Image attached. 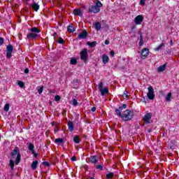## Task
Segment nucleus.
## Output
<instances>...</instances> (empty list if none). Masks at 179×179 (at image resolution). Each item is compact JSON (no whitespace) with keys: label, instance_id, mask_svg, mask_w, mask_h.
I'll list each match as a JSON object with an SVG mask.
<instances>
[{"label":"nucleus","instance_id":"9d476101","mask_svg":"<svg viewBox=\"0 0 179 179\" xmlns=\"http://www.w3.org/2000/svg\"><path fill=\"white\" fill-rule=\"evenodd\" d=\"M148 55H149V49H148V48L143 49L142 52H141L142 59H145L146 57H148Z\"/></svg>","mask_w":179,"mask_h":179},{"label":"nucleus","instance_id":"4be33fe9","mask_svg":"<svg viewBox=\"0 0 179 179\" xmlns=\"http://www.w3.org/2000/svg\"><path fill=\"white\" fill-rule=\"evenodd\" d=\"M37 166H38V161H34L31 165V167L33 170H36V169H37Z\"/></svg>","mask_w":179,"mask_h":179},{"label":"nucleus","instance_id":"6e6d98bb","mask_svg":"<svg viewBox=\"0 0 179 179\" xmlns=\"http://www.w3.org/2000/svg\"><path fill=\"white\" fill-rule=\"evenodd\" d=\"M148 132H149V133L152 132V130L149 129V130H148Z\"/></svg>","mask_w":179,"mask_h":179},{"label":"nucleus","instance_id":"a19ab883","mask_svg":"<svg viewBox=\"0 0 179 179\" xmlns=\"http://www.w3.org/2000/svg\"><path fill=\"white\" fill-rule=\"evenodd\" d=\"M145 2H146V0H141L140 5H141V6H145Z\"/></svg>","mask_w":179,"mask_h":179},{"label":"nucleus","instance_id":"2eb2a0df","mask_svg":"<svg viewBox=\"0 0 179 179\" xmlns=\"http://www.w3.org/2000/svg\"><path fill=\"white\" fill-rule=\"evenodd\" d=\"M68 127H69L70 132L73 131V129H75V127H74L73 122L72 121L68 122Z\"/></svg>","mask_w":179,"mask_h":179},{"label":"nucleus","instance_id":"c9c22d12","mask_svg":"<svg viewBox=\"0 0 179 179\" xmlns=\"http://www.w3.org/2000/svg\"><path fill=\"white\" fill-rule=\"evenodd\" d=\"M95 168L96 169V170H103V165H95Z\"/></svg>","mask_w":179,"mask_h":179},{"label":"nucleus","instance_id":"ddd939ff","mask_svg":"<svg viewBox=\"0 0 179 179\" xmlns=\"http://www.w3.org/2000/svg\"><path fill=\"white\" fill-rule=\"evenodd\" d=\"M37 37H38V34L34 32H31L27 35V38L31 40L37 38Z\"/></svg>","mask_w":179,"mask_h":179},{"label":"nucleus","instance_id":"c03bdc74","mask_svg":"<svg viewBox=\"0 0 179 179\" xmlns=\"http://www.w3.org/2000/svg\"><path fill=\"white\" fill-rule=\"evenodd\" d=\"M110 55H111V57H114V55H115V52H114V50H111Z\"/></svg>","mask_w":179,"mask_h":179},{"label":"nucleus","instance_id":"423d86ee","mask_svg":"<svg viewBox=\"0 0 179 179\" xmlns=\"http://www.w3.org/2000/svg\"><path fill=\"white\" fill-rule=\"evenodd\" d=\"M6 51L7 58H12V52H13V46L10 44L8 45Z\"/></svg>","mask_w":179,"mask_h":179},{"label":"nucleus","instance_id":"8fccbe9b","mask_svg":"<svg viewBox=\"0 0 179 179\" xmlns=\"http://www.w3.org/2000/svg\"><path fill=\"white\" fill-rule=\"evenodd\" d=\"M24 72V73H29V69H25Z\"/></svg>","mask_w":179,"mask_h":179},{"label":"nucleus","instance_id":"4d7b16f0","mask_svg":"<svg viewBox=\"0 0 179 179\" xmlns=\"http://www.w3.org/2000/svg\"><path fill=\"white\" fill-rule=\"evenodd\" d=\"M30 0H26L27 2H29Z\"/></svg>","mask_w":179,"mask_h":179},{"label":"nucleus","instance_id":"5fc2aeb1","mask_svg":"<svg viewBox=\"0 0 179 179\" xmlns=\"http://www.w3.org/2000/svg\"><path fill=\"white\" fill-rule=\"evenodd\" d=\"M102 23H106V20H102Z\"/></svg>","mask_w":179,"mask_h":179},{"label":"nucleus","instance_id":"f8f14e48","mask_svg":"<svg viewBox=\"0 0 179 179\" xmlns=\"http://www.w3.org/2000/svg\"><path fill=\"white\" fill-rule=\"evenodd\" d=\"M90 162L93 164H96L99 162V157L97 155H92L90 157Z\"/></svg>","mask_w":179,"mask_h":179},{"label":"nucleus","instance_id":"cd10ccee","mask_svg":"<svg viewBox=\"0 0 179 179\" xmlns=\"http://www.w3.org/2000/svg\"><path fill=\"white\" fill-rule=\"evenodd\" d=\"M73 141L75 143H80V138L78 136L73 137Z\"/></svg>","mask_w":179,"mask_h":179},{"label":"nucleus","instance_id":"9b49d317","mask_svg":"<svg viewBox=\"0 0 179 179\" xmlns=\"http://www.w3.org/2000/svg\"><path fill=\"white\" fill-rule=\"evenodd\" d=\"M30 6L34 10H35V12H38V9H40V5L34 1L33 3L30 4Z\"/></svg>","mask_w":179,"mask_h":179},{"label":"nucleus","instance_id":"37998d69","mask_svg":"<svg viewBox=\"0 0 179 179\" xmlns=\"http://www.w3.org/2000/svg\"><path fill=\"white\" fill-rule=\"evenodd\" d=\"M32 155H34V157H38V154L36 153V151H34V152H31Z\"/></svg>","mask_w":179,"mask_h":179},{"label":"nucleus","instance_id":"aec40b11","mask_svg":"<svg viewBox=\"0 0 179 179\" xmlns=\"http://www.w3.org/2000/svg\"><path fill=\"white\" fill-rule=\"evenodd\" d=\"M67 31L69 33H73L75 31V28L73 27V24H71L68 27H67Z\"/></svg>","mask_w":179,"mask_h":179},{"label":"nucleus","instance_id":"f257e3e1","mask_svg":"<svg viewBox=\"0 0 179 179\" xmlns=\"http://www.w3.org/2000/svg\"><path fill=\"white\" fill-rule=\"evenodd\" d=\"M127 104L124 103L121 106H120L118 108H115V112L116 115L119 117V118H121L122 121L127 122V121H131L132 118H134V111L127 109L124 110L122 113L123 110H125L127 108Z\"/></svg>","mask_w":179,"mask_h":179},{"label":"nucleus","instance_id":"a878e982","mask_svg":"<svg viewBox=\"0 0 179 179\" xmlns=\"http://www.w3.org/2000/svg\"><path fill=\"white\" fill-rule=\"evenodd\" d=\"M94 27H95V30L99 31V30L101 29V24H100V22H96L94 24Z\"/></svg>","mask_w":179,"mask_h":179},{"label":"nucleus","instance_id":"b1692460","mask_svg":"<svg viewBox=\"0 0 179 179\" xmlns=\"http://www.w3.org/2000/svg\"><path fill=\"white\" fill-rule=\"evenodd\" d=\"M99 92H101V96H104L105 94H108V88H103Z\"/></svg>","mask_w":179,"mask_h":179},{"label":"nucleus","instance_id":"dca6fc26","mask_svg":"<svg viewBox=\"0 0 179 179\" xmlns=\"http://www.w3.org/2000/svg\"><path fill=\"white\" fill-rule=\"evenodd\" d=\"M87 45H89V47H90L91 48H94V47H96V45H97V42L96 41H87Z\"/></svg>","mask_w":179,"mask_h":179},{"label":"nucleus","instance_id":"5701e85b","mask_svg":"<svg viewBox=\"0 0 179 179\" xmlns=\"http://www.w3.org/2000/svg\"><path fill=\"white\" fill-rule=\"evenodd\" d=\"M30 31H31V33H35L36 34H37V33H40V31H41V30H40L37 27H32V28H31Z\"/></svg>","mask_w":179,"mask_h":179},{"label":"nucleus","instance_id":"a211bd4d","mask_svg":"<svg viewBox=\"0 0 179 179\" xmlns=\"http://www.w3.org/2000/svg\"><path fill=\"white\" fill-rule=\"evenodd\" d=\"M166 68H167V64H163L162 66H160L157 69L158 72H164V71H166Z\"/></svg>","mask_w":179,"mask_h":179},{"label":"nucleus","instance_id":"20e7f679","mask_svg":"<svg viewBox=\"0 0 179 179\" xmlns=\"http://www.w3.org/2000/svg\"><path fill=\"white\" fill-rule=\"evenodd\" d=\"M80 59L84 61V62H87V59L89 58V53H87V49H83L80 53Z\"/></svg>","mask_w":179,"mask_h":179},{"label":"nucleus","instance_id":"412c9836","mask_svg":"<svg viewBox=\"0 0 179 179\" xmlns=\"http://www.w3.org/2000/svg\"><path fill=\"white\" fill-rule=\"evenodd\" d=\"M109 58L108 56H107L106 55H103L102 56V61H103V64H107L109 61Z\"/></svg>","mask_w":179,"mask_h":179},{"label":"nucleus","instance_id":"0eeeda50","mask_svg":"<svg viewBox=\"0 0 179 179\" xmlns=\"http://www.w3.org/2000/svg\"><path fill=\"white\" fill-rule=\"evenodd\" d=\"M152 115H153L152 113H148L144 115L143 121L145 124H146V125H148V124H150V120H152Z\"/></svg>","mask_w":179,"mask_h":179},{"label":"nucleus","instance_id":"09e8293b","mask_svg":"<svg viewBox=\"0 0 179 179\" xmlns=\"http://www.w3.org/2000/svg\"><path fill=\"white\" fill-rule=\"evenodd\" d=\"M91 111H92V113H94V111H96V107H92Z\"/></svg>","mask_w":179,"mask_h":179},{"label":"nucleus","instance_id":"58836bf2","mask_svg":"<svg viewBox=\"0 0 179 179\" xmlns=\"http://www.w3.org/2000/svg\"><path fill=\"white\" fill-rule=\"evenodd\" d=\"M58 43L59 44H64L65 43V41H64V39L62 38H59Z\"/></svg>","mask_w":179,"mask_h":179},{"label":"nucleus","instance_id":"7ed1b4c3","mask_svg":"<svg viewBox=\"0 0 179 179\" xmlns=\"http://www.w3.org/2000/svg\"><path fill=\"white\" fill-rule=\"evenodd\" d=\"M95 5H90L88 7V13H100V8L103 6L101 1L96 0Z\"/></svg>","mask_w":179,"mask_h":179},{"label":"nucleus","instance_id":"39448f33","mask_svg":"<svg viewBox=\"0 0 179 179\" xmlns=\"http://www.w3.org/2000/svg\"><path fill=\"white\" fill-rule=\"evenodd\" d=\"M148 92L147 94V96L149 99V100H153L155 99V90L153 89V87L152 85H150L148 87Z\"/></svg>","mask_w":179,"mask_h":179},{"label":"nucleus","instance_id":"3c124183","mask_svg":"<svg viewBox=\"0 0 179 179\" xmlns=\"http://www.w3.org/2000/svg\"><path fill=\"white\" fill-rule=\"evenodd\" d=\"M57 35H58V34H57V32H55V33L53 34V37L55 38V36H57Z\"/></svg>","mask_w":179,"mask_h":179},{"label":"nucleus","instance_id":"6e6552de","mask_svg":"<svg viewBox=\"0 0 179 179\" xmlns=\"http://www.w3.org/2000/svg\"><path fill=\"white\" fill-rule=\"evenodd\" d=\"M87 31L84 29L80 34H78V38L79 40H85V38H87Z\"/></svg>","mask_w":179,"mask_h":179},{"label":"nucleus","instance_id":"e433bc0d","mask_svg":"<svg viewBox=\"0 0 179 179\" xmlns=\"http://www.w3.org/2000/svg\"><path fill=\"white\" fill-rule=\"evenodd\" d=\"M103 86H104V84H103V83L100 82L99 83V85L98 86L99 89V91L102 90L103 88Z\"/></svg>","mask_w":179,"mask_h":179},{"label":"nucleus","instance_id":"f3484780","mask_svg":"<svg viewBox=\"0 0 179 179\" xmlns=\"http://www.w3.org/2000/svg\"><path fill=\"white\" fill-rule=\"evenodd\" d=\"M28 149L31 152V153H34V145L31 143H28Z\"/></svg>","mask_w":179,"mask_h":179},{"label":"nucleus","instance_id":"1a4fd4ad","mask_svg":"<svg viewBox=\"0 0 179 179\" xmlns=\"http://www.w3.org/2000/svg\"><path fill=\"white\" fill-rule=\"evenodd\" d=\"M143 22V15H137L134 19V23L136 24H142V22Z\"/></svg>","mask_w":179,"mask_h":179},{"label":"nucleus","instance_id":"bb28decb","mask_svg":"<svg viewBox=\"0 0 179 179\" xmlns=\"http://www.w3.org/2000/svg\"><path fill=\"white\" fill-rule=\"evenodd\" d=\"M171 96H173V94H171V92H169L167 95H166V101H167V102H169V101H171Z\"/></svg>","mask_w":179,"mask_h":179},{"label":"nucleus","instance_id":"393cba45","mask_svg":"<svg viewBox=\"0 0 179 179\" xmlns=\"http://www.w3.org/2000/svg\"><path fill=\"white\" fill-rule=\"evenodd\" d=\"M138 45L140 47H142V45H143V36L142 35L141 31H140V41L138 43Z\"/></svg>","mask_w":179,"mask_h":179},{"label":"nucleus","instance_id":"13d9d810","mask_svg":"<svg viewBox=\"0 0 179 179\" xmlns=\"http://www.w3.org/2000/svg\"><path fill=\"white\" fill-rule=\"evenodd\" d=\"M0 141H1V134H0Z\"/></svg>","mask_w":179,"mask_h":179},{"label":"nucleus","instance_id":"4468645a","mask_svg":"<svg viewBox=\"0 0 179 179\" xmlns=\"http://www.w3.org/2000/svg\"><path fill=\"white\" fill-rule=\"evenodd\" d=\"M55 143H57V145H59L60 146H64V143H65V142L64 141V138H56L55 140Z\"/></svg>","mask_w":179,"mask_h":179},{"label":"nucleus","instance_id":"f704fd0d","mask_svg":"<svg viewBox=\"0 0 179 179\" xmlns=\"http://www.w3.org/2000/svg\"><path fill=\"white\" fill-rule=\"evenodd\" d=\"M43 90H44V87L43 86H41V87H39L38 89V93L39 94H41V93H43Z\"/></svg>","mask_w":179,"mask_h":179},{"label":"nucleus","instance_id":"4c0bfd02","mask_svg":"<svg viewBox=\"0 0 179 179\" xmlns=\"http://www.w3.org/2000/svg\"><path fill=\"white\" fill-rule=\"evenodd\" d=\"M43 166H45V167H50V163L48 162H42Z\"/></svg>","mask_w":179,"mask_h":179},{"label":"nucleus","instance_id":"de8ad7c7","mask_svg":"<svg viewBox=\"0 0 179 179\" xmlns=\"http://www.w3.org/2000/svg\"><path fill=\"white\" fill-rule=\"evenodd\" d=\"M105 44L106 45H108V44H110V41L108 40L105 41Z\"/></svg>","mask_w":179,"mask_h":179},{"label":"nucleus","instance_id":"72a5a7b5","mask_svg":"<svg viewBox=\"0 0 179 179\" xmlns=\"http://www.w3.org/2000/svg\"><path fill=\"white\" fill-rule=\"evenodd\" d=\"M9 107H10V105H9V103H6L4 106V111H9Z\"/></svg>","mask_w":179,"mask_h":179},{"label":"nucleus","instance_id":"79ce46f5","mask_svg":"<svg viewBox=\"0 0 179 179\" xmlns=\"http://www.w3.org/2000/svg\"><path fill=\"white\" fill-rule=\"evenodd\" d=\"M4 42H5V40L3 39V38L0 37V45H2Z\"/></svg>","mask_w":179,"mask_h":179},{"label":"nucleus","instance_id":"2f4dec72","mask_svg":"<svg viewBox=\"0 0 179 179\" xmlns=\"http://www.w3.org/2000/svg\"><path fill=\"white\" fill-rule=\"evenodd\" d=\"M164 43H161L157 48H155V51H160L164 47Z\"/></svg>","mask_w":179,"mask_h":179},{"label":"nucleus","instance_id":"c85d7f7f","mask_svg":"<svg viewBox=\"0 0 179 179\" xmlns=\"http://www.w3.org/2000/svg\"><path fill=\"white\" fill-rule=\"evenodd\" d=\"M17 85H18V86H20V87H21L22 89H24V87H25L24 83H23L22 81L18 80V81H17Z\"/></svg>","mask_w":179,"mask_h":179},{"label":"nucleus","instance_id":"ea45409f","mask_svg":"<svg viewBox=\"0 0 179 179\" xmlns=\"http://www.w3.org/2000/svg\"><path fill=\"white\" fill-rule=\"evenodd\" d=\"M55 101H59L61 100V96L59 95H57L55 96Z\"/></svg>","mask_w":179,"mask_h":179},{"label":"nucleus","instance_id":"6ab92c4d","mask_svg":"<svg viewBox=\"0 0 179 179\" xmlns=\"http://www.w3.org/2000/svg\"><path fill=\"white\" fill-rule=\"evenodd\" d=\"M73 13L77 16H82V10H80V8L74 9Z\"/></svg>","mask_w":179,"mask_h":179},{"label":"nucleus","instance_id":"a18cd8bd","mask_svg":"<svg viewBox=\"0 0 179 179\" xmlns=\"http://www.w3.org/2000/svg\"><path fill=\"white\" fill-rule=\"evenodd\" d=\"M124 95L125 96L126 99H128V92L124 91Z\"/></svg>","mask_w":179,"mask_h":179},{"label":"nucleus","instance_id":"49530a36","mask_svg":"<svg viewBox=\"0 0 179 179\" xmlns=\"http://www.w3.org/2000/svg\"><path fill=\"white\" fill-rule=\"evenodd\" d=\"M71 162H76V156H73L71 157Z\"/></svg>","mask_w":179,"mask_h":179},{"label":"nucleus","instance_id":"603ef678","mask_svg":"<svg viewBox=\"0 0 179 179\" xmlns=\"http://www.w3.org/2000/svg\"><path fill=\"white\" fill-rule=\"evenodd\" d=\"M171 45H173V40H171Z\"/></svg>","mask_w":179,"mask_h":179},{"label":"nucleus","instance_id":"864d4df0","mask_svg":"<svg viewBox=\"0 0 179 179\" xmlns=\"http://www.w3.org/2000/svg\"><path fill=\"white\" fill-rule=\"evenodd\" d=\"M74 82H75L76 83H78V80H74Z\"/></svg>","mask_w":179,"mask_h":179},{"label":"nucleus","instance_id":"c756f323","mask_svg":"<svg viewBox=\"0 0 179 179\" xmlns=\"http://www.w3.org/2000/svg\"><path fill=\"white\" fill-rule=\"evenodd\" d=\"M70 64L71 65H76V64H78V60H76L75 58H72L70 61Z\"/></svg>","mask_w":179,"mask_h":179},{"label":"nucleus","instance_id":"7c9ffc66","mask_svg":"<svg viewBox=\"0 0 179 179\" xmlns=\"http://www.w3.org/2000/svg\"><path fill=\"white\" fill-rule=\"evenodd\" d=\"M71 103L74 106V107H76L79 105V103H78V101L76 99H73L71 102Z\"/></svg>","mask_w":179,"mask_h":179},{"label":"nucleus","instance_id":"f03ea898","mask_svg":"<svg viewBox=\"0 0 179 179\" xmlns=\"http://www.w3.org/2000/svg\"><path fill=\"white\" fill-rule=\"evenodd\" d=\"M11 159L9 161V166L11 170L15 169V164L17 166L20 163L22 159V155L20 154V150L19 148L15 147L10 153Z\"/></svg>","mask_w":179,"mask_h":179},{"label":"nucleus","instance_id":"473e14b6","mask_svg":"<svg viewBox=\"0 0 179 179\" xmlns=\"http://www.w3.org/2000/svg\"><path fill=\"white\" fill-rule=\"evenodd\" d=\"M113 177H114V173L113 172H110L106 175V178L108 179H111Z\"/></svg>","mask_w":179,"mask_h":179}]
</instances>
